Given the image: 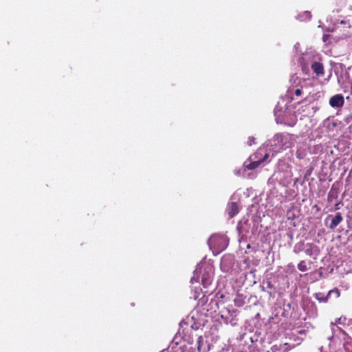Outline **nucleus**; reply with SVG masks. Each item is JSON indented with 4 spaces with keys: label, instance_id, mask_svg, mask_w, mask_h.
Masks as SVG:
<instances>
[{
    "label": "nucleus",
    "instance_id": "nucleus-1",
    "mask_svg": "<svg viewBox=\"0 0 352 352\" xmlns=\"http://www.w3.org/2000/svg\"><path fill=\"white\" fill-rule=\"evenodd\" d=\"M344 103V99L342 95L336 94L329 100V104L333 108L342 107Z\"/></svg>",
    "mask_w": 352,
    "mask_h": 352
},
{
    "label": "nucleus",
    "instance_id": "nucleus-2",
    "mask_svg": "<svg viewBox=\"0 0 352 352\" xmlns=\"http://www.w3.org/2000/svg\"><path fill=\"white\" fill-rule=\"evenodd\" d=\"M311 68L318 76H322L324 74V66L321 63L314 62Z\"/></svg>",
    "mask_w": 352,
    "mask_h": 352
},
{
    "label": "nucleus",
    "instance_id": "nucleus-3",
    "mask_svg": "<svg viewBox=\"0 0 352 352\" xmlns=\"http://www.w3.org/2000/svg\"><path fill=\"white\" fill-rule=\"evenodd\" d=\"M267 157L268 155L265 154L262 159L251 162L248 164L245 165V167L248 170H254L258 168Z\"/></svg>",
    "mask_w": 352,
    "mask_h": 352
},
{
    "label": "nucleus",
    "instance_id": "nucleus-4",
    "mask_svg": "<svg viewBox=\"0 0 352 352\" xmlns=\"http://www.w3.org/2000/svg\"><path fill=\"white\" fill-rule=\"evenodd\" d=\"M343 220V217L340 212H337L336 216L332 218L329 228L331 230L335 229Z\"/></svg>",
    "mask_w": 352,
    "mask_h": 352
},
{
    "label": "nucleus",
    "instance_id": "nucleus-5",
    "mask_svg": "<svg viewBox=\"0 0 352 352\" xmlns=\"http://www.w3.org/2000/svg\"><path fill=\"white\" fill-rule=\"evenodd\" d=\"M239 212V207L236 202H232L228 208V213L230 218H232Z\"/></svg>",
    "mask_w": 352,
    "mask_h": 352
},
{
    "label": "nucleus",
    "instance_id": "nucleus-6",
    "mask_svg": "<svg viewBox=\"0 0 352 352\" xmlns=\"http://www.w3.org/2000/svg\"><path fill=\"white\" fill-rule=\"evenodd\" d=\"M315 298L320 302H327L329 300V296L328 294L325 296L324 294L321 292H318L314 294Z\"/></svg>",
    "mask_w": 352,
    "mask_h": 352
},
{
    "label": "nucleus",
    "instance_id": "nucleus-7",
    "mask_svg": "<svg viewBox=\"0 0 352 352\" xmlns=\"http://www.w3.org/2000/svg\"><path fill=\"white\" fill-rule=\"evenodd\" d=\"M204 345V338L202 336H199L197 338V350L199 352H207L208 349H206L203 346Z\"/></svg>",
    "mask_w": 352,
    "mask_h": 352
},
{
    "label": "nucleus",
    "instance_id": "nucleus-8",
    "mask_svg": "<svg viewBox=\"0 0 352 352\" xmlns=\"http://www.w3.org/2000/svg\"><path fill=\"white\" fill-rule=\"evenodd\" d=\"M311 18V12L309 11H305L302 14H298V19L300 21H307Z\"/></svg>",
    "mask_w": 352,
    "mask_h": 352
},
{
    "label": "nucleus",
    "instance_id": "nucleus-9",
    "mask_svg": "<svg viewBox=\"0 0 352 352\" xmlns=\"http://www.w3.org/2000/svg\"><path fill=\"white\" fill-rule=\"evenodd\" d=\"M201 282H202V285H204V287H206L211 283L210 276V275H207V276L203 275Z\"/></svg>",
    "mask_w": 352,
    "mask_h": 352
},
{
    "label": "nucleus",
    "instance_id": "nucleus-10",
    "mask_svg": "<svg viewBox=\"0 0 352 352\" xmlns=\"http://www.w3.org/2000/svg\"><path fill=\"white\" fill-rule=\"evenodd\" d=\"M291 347L288 343H284L279 345V352H288Z\"/></svg>",
    "mask_w": 352,
    "mask_h": 352
},
{
    "label": "nucleus",
    "instance_id": "nucleus-11",
    "mask_svg": "<svg viewBox=\"0 0 352 352\" xmlns=\"http://www.w3.org/2000/svg\"><path fill=\"white\" fill-rule=\"evenodd\" d=\"M296 157L299 160L303 159L306 155L305 150L298 149L296 153Z\"/></svg>",
    "mask_w": 352,
    "mask_h": 352
},
{
    "label": "nucleus",
    "instance_id": "nucleus-12",
    "mask_svg": "<svg viewBox=\"0 0 352 352\" xmlns=\"http://www.w3.org/2000/svg\"><path fill=\"white\" fill-rule=\"evenodd\" d=\"M298 269L300 271V272H305L307 270V265H306V263L305 261H301L298 264Z\"/></svg>",
    "mask_w": 352,
    "mask_h": 352
},
{
    "label": "nucleus",
    "instance_id": "nucleus-13",
    "mask_svg": "<svg viewBox=\"0 0 352 352\" xmlns=\"http://www.w3.org/2000/svg\"><path fill=\"white\" fill-rule=\"evenodd\" d=\"M331 294H334L336 298H338L340 296V292L338 288H334L328 292L329 296H330Z\"/></svg>",
    "mask_w": 352,
    "mask_h": 352
},
{
    "label": "nucleus",
    "instance_id": "nucleus-14",
    "mask_svg": "<svg viewBox=\"0 0 352 352\" xmlns=\"http://www.w3.org/2000/svg\"><path fill=\"white\" fill-rule=\"evenodd\" d=\"M294 93L296 96H300L302 94V87L296 89Z\"/></svg>",
    "mask_w": 352,
    "mask_h": 352
},
{
    "label": "nucleus",
    "instance_id": "nucleus-15",
    "mask_svg": "<svg viewBox=\"0 0 352 352\" xmlns=\"http://www.w3.org/2000/svg\"><path fill=\"white\" fill-rule=\"evenodd\" d=\"M283 135L282 134H276L275 135V140H277L278 142L279 141H283Z\"/></svg>",
    "mask_w": 352,
    "mask_h": 352
},
{
    "label": "nucleus",
    "instance_id": "nucleus-16",
    "mask_svg": "<svg viewBox=\"0 0 352 352\" xmlns=\"http://www.w3.org/2000/svg\"><path fill=\"white\" fill-rule=\"evenodd\" d=\"M330 37H331L330 34H324L322 36V41L324 43L327 42L329 41V39L330 38Z\"/></svg>",
    "mask_w": 352,
    "mask_h": 352
},
{
    "label": "nucleus",
    "instance_id": "nucleus-17",
    "mask_svg": "<svg viewBox=\"0 0 352 352\" xmlns=\"http://www.w3.org/2000/svg\"><path fill=\"white\" fill-rule=\"evenodd\" d=\"M254 140H255L254 138L249 137L248 138V145L251 146L252 144H254Z\"/></svg>",
    "mask_w": 352,
    "mask_h": 352
},
{
    "label": "nucleus",
    "instance_id": "nucleus-18",
    "mask_svg": "<svg viewBox=\"0 0 352 352\" xmlns=\"http://www.w3.org/2000/svg\"><path fill=\"white\" fill-rule=\"evenodd\" d=\"M273 349H274V351H275V352H276V350H277V345H274V346H273Z\"/></svg>",
    "mask_w": 352,
    "mask_h": 352
},
{
    "label": "nucleus",
    "instance_id": "nucleus-19",
    "mask_svg": "<svg viewBox=\"0 0 352 352\" xmlns=\"http://www.w3.org/2000/svg\"><path fill=\"white\" fill-rule=\"evenodd\" d=\"M267 286L270 288H272V285H271V283L270 282L268 283Z\"/></svg>",
    "mask_w": 352,
    "mask_h": 352
},
{
    "label": "nucleus",
    "instance_id": "nucleus-20",
    "mask_svg": "<svg viewBox=\"0 0 352 352\" xmlns=\"http://www.w3.org/2000/svg\"><path fill=\"white\" fill-rule=\"evenodd\" d=\"M289 91L290 93H292V92H293V89L290 88V89H289Z\"/></svg>",
    "mask_w": 352,
    "mask_h": 352
}]
</instances>
